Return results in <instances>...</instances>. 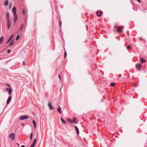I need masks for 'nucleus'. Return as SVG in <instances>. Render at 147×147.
I'll return each instance as SVG.
<instances>
[{
    "label": "nucleus",
    "instance_id": "1",
    "mask_svg": "<svg viewBox=\"0 0 147 147\" xmlns=\"http://www.w3.org/2000/svg\"><path fill=\"white\" fill-rule=\"evenodd\" d=\"M28 116L27 115L22 116L19 117V119L21 120H24L28 119Z\"/></svg>",
    "mask_w": 147,
    "mask_h": 147
},
{
    "label": "nucleus",
    "instance_id": "2",
    "mask_svg": "<svg viewBox=\"0 0 147 147\" xmlns=\"http://www.w3.org/2000/svg\"><path fill=\"white\" fill-rule=\"evenodd\" d=\"M9 138L12 140L13 141L15 139V134L14 133H12L9 135Z\"/></svg>",
    "mask_w": 147,
    "mask_h": 147
},
{
    "label": "nucleus",
    "instance_id": "3",
    "mask_svg": "<svg viewBox=\"0 0 147 147\" xmlns=\"http://www.w3.org/2000/svg\"><path fill=\"white\" fill-rule=\"evenodd\" d=\"M14 16V24H16V23L17 19H18V16L16 14H13Z\"/></svg>",
    "mask_w": 147,
    "mask_h": 147
},
{
    "label": "nucleus",
    "instance_id": "4",
    "mask_svg": "<svg viewBox=\"0 0 147 147\" xmlns=\"http://www.w3.org/2000/svg\"><path fill=\"white\" fill-rule=\"evenodd\" d=\"M36 142V138H35L30 147H34Z\"/></svg>",
    "mask_w": 147,
    "mask_h": 147
},
{
    "label": "nucleus",
    "instance_id": "5",
    "mask_svg": "<svg viewBox=\"0 0 147 147\" xmlns=\"http://www.w3.org/2000/svg\"><path fill=\"white\" fill-rule=\"evenodd\" d=\"M7 29H9L10 28L11 24L10 20H7Z\"/></svg>",
    "mask_w": 147,
    "mask_h": 147
},
{
    "label": "nucleus",
    "instance_id": "6",
    "mask_svg": "<svg viewBox=\"0 0 147 147\" xmlns=\"http://www.w3.org/2000/svg\"><path fill=\"white\" fill-rule=\"evenodd\" d=\"M6 90L8 91L9 95H10L12 92V89L11 88H7Z\"/></svg>",
    "mask_w": 147,
    "mask_h": 147
},
{
    "label": "nucleus",
    "instance_id": "7",
    "mask_svg": "<svg viewBox=\"0 0 147 147\" xmlns=\"http://www.w3.org/2000/svg\"><path fill=\"white\" fill-rule=\"evenodd\" d=\"M141 66H142V65L141 64L139 63H137L136 65V67L137 69H138V70H140Z\"/></svg>",
    "mask_w": 147,
    "mask_h": 147
},
{
    "label": "nucleus",
    "instance_id": "8",
    "mask_svg": "<svg viewBox=\"0 0 147 147\" xmlns=\"http://www.w3.org/2000/svg\"><path fill=\"white\" fill-rule=\"evenodd\" d=\"M48 106L49 107V109L50 110H53V109H55V107H53L51 103L49 102L48 104Z\"/></svg>",
    "mask_w": 147,
    "mask_h": 147
},
{
    "label": "nucleus",
    "instance_id": "9",
    "mask_svg": "<svg viewBox=\"0 0 147 147\" xmlns=\"http://www.w3.org/2000/svg\"><path fill=\"white\" fill-rule=\"evenodd\" d=\"M11 96H9L6 102V104H9V102H10L11 100Z\"/></svg>",
    "mask_w": 147,
    "mask_h": 147
},
{
    "label": "nucleus",
    "instance_id": "10",
    "mask_svg": "<svg viewBox=\"0 0 147 147\" xmlns=\"http://www.w3.org/2000/svg\"><path fill=\"white\" fill-rule=\"evenodd\" d=\"M12 11L13 14H16V9L15 7L14 6L13 7Z\"/></svg>",
    "mask_w": 147,
    "mask_h": 147
},
{
    "label": "nucleus",
    "instance_id": "11",
    "mask_svg": "<svg viewBox=\"0 0 147 147\" xmlns=\"http://www.w3.org/2000/svg\"><path fill=\"white\" fill-rule=\"evenodd\" d=\"M4 37L3 36H1L0 38V45H1L3 41Z\"/></svg>",
    "mask_w": 147,
    "mask_h": 147
},
{
    "label": "nucleus",
    "instance_id": "12",
    "mask_svg": "<svg viewBox=\"0 0 147 147\" xmlns=\"http://www.w3.org/2000/svg\"><path fill=\"white\" fill-rule=\"evenodd\" d=\"M102 11H100L99 12L97 11L96 12V14L97 16H101V14L102 13Z\"/></svg>",
    "mask_w": 147,
    "mask_h": 147
},
{
    "label": "nucleus",
    "instance_id": "13",
    "mask_svg": "<svg viewBox=\"0 0 147 147\" xmlns=\"http://www.w3.org/2000/svg\"><path fill=\"white\" fill-rule=\"evenodd\" d=\"M75 128L76 131L77 135H78L79 134V129L78 127L76 126H75Z\"/></svg>",
    "mask_w": 147,
    "mask_h": 147
},
{
    "label": "nucleus",
    "instance_id": "14",
    "mask_svg": "<svg viewBox=\"0 0 147 147\" xmlns=\"http://www.w3.org/2000/svg\"><path fill=\"white\" fill-rule=\"evenodd\" d=\"M58 107H59L57 109V111L60 113H61V108L59 105H58Z\"/></svg>",
    "mask_w": 147,
    "mask_h": 147
},
{
    "label": "nucleus",
    "instance_id": "15",
    "mask_svg": "<svg viewBox=\"0 0 147 147\" xmlns=\"http://www.w3.org/2000/svg\"><path fill=\"white\" fill-rule=\"evenodd\" d=\"M6 16H7V20H10L9 17V14L8 12H7L6 13Z\"/></svg>",
    "mask_w": 147,
    "mask_h": 147
},
{
    "label": "nucleus",
    "instance_id": "16",
    "mask_svg": "<svg viewBox=\"0 0 147 147\" xmlns=\"http://www.w3.org/2000/svg\"><path fill=\"white\" fill-rule=\"evenodd\" d=\"M120 27H121V26H119L117 29V31H118V32L119 33H121L122 31V30H121L120 29Z\"/></svg>",
    "mask_w": 147,
    "mask_h": 147
},
{
    "label": "nucleus",
    "instance_id": "17",
    "mask_svg": "<svg viewBox=\"0 0 147 147\" xmlns=\"http://www.w3.org/2000/svg\"><path fill=\"white\" fill-rule=\"evenodd\" d=\"M140 60L141 62L142 63H144L146 62V60L144 59L143 58H141L140 59Z\"/></svg>",
    "mask_w": 147,
    "mask_h": 147
},
{
    "label": "nucleus",
    "instance_id": "18",
    "mask_svg": "<svg viewBox=\"0 0 147 147\" xmlns=\"http://www.w3.org/2000/svg\"><path fill=\"white\" fill-rule=\"evenodd\" d=\"M13 35H11V36L8 39V40H7V43H8V42H9L11 40V39H12V38L13 37Z\"/></svg>",
    "mask_w": 147,
    "mask_h": 147
},
{
    "label": "nucleus",
    "instance_id": "19",
    "mask_svg": "<svg viewBox=\"0 0 147 147\" xmlns=\"http://www.w3.org/2000/svg\"><path fill=\"white\" fill-rule=\"evenodd\" d=\"M9 1L8 0H6L4 3V5L5 6H6L7 5Z\"/></svg>",
    "mask_w": 147,
    "mask_h": 147
},
{
    "label": "nucleus",
    "instance_id": "20",
    "mask_svg": "<svg viewBox=\"0 0 147 147\" xmlns=\"http://www.w3.org/2000/svg\"><path fill=\"white\" fill-rule=\"evenodd\" d=\"M14 41V39L12 40H11V41L9 45H10V46L12 45L13 44Z\"/></svg>",
    "mask_w": 147,
    "mask_h": 147
},
{
    "label": "nucleus",
    "instance_id": "21",
    "mask_svg": "<svg viewBox=\"0 0 147 147\" xmlns=\"http://www.w3.org/2000/svg\"><path fill=\"white\" fill-rule=\"evenodd\" d=\"M32 123H33L34 127L35 128L36 126V121L34 120H33L32 121Z\"/></svg>",
    "mask_w": 147,
    "mask_h": 147
},
{
    "label": "nucleus",
    "instance_id": "22",
    "mask_svg": "<svg viewBox=\"0 0 147 147\" xmlns=\"http://www.w3.org/2000/svg\"><path fill=\"white\" fill-rule=\"evenodd\" d=\"M61 121L63 122V123L64 124L65 123V121L62 118H61Z\"/></svg>",
    "mask_w": 147,
    "mask_h": 147
},
{
    "label": "nucleus",
    "instance_id": "23",
    "mask_svg": "<svg viewBox=\"0 0 147 147\" xmlns=\"http://www.w3.org/2000/svg\"><path fill=\"white\" fill-rule=\"evenodd\" d=\"M68 121L69 122H70L71 123H74V122H73V121L71 120L70 119H68Z\"/></svg>",
    "mask_w": 147,
    "mask_h": 147
},
{
    "label": "nucleus",
    "instance_id": "24",
    "mask_svg": "<svg viewBox=\"0 0 147 147\" xmlns=\"http://www.w3.org/2000/svg\"><path fill=\"white\" fill-rule=\"evenodd\" d=\"M33 136V134L32 133H31L30 135V140H32V139Z\"/></svg>",
    "mask_w": 147,
    "mask_h": 147
},
{
    "label": "nucleus",
    "instance_id": "25",
    "mask_svg": "<svg viewBox=\"0 0 147 147\" xmlns=\"http://www.w3.org/2000/svg\"><path fill=\"white\" fill-rule=\"evenodd\" d=\"M74 123L75 124H76L77 123L76 122V118H74L73 119V121Z\"/></svg>",
    "mask_w": 147,
    "mask_h": 147
},
{
    "label": "nucleus",
    "instance_id": "26",
    "mask_svg": "<svg viewBox=\"0 0 147 147\" xmlns=\"http://www.w3.org/2000/svg\"><path fill=\"white\" fill-rule=\"evenodd\" d=\"M111 86H114L115 85V83H113L111 82L110 84Z\"/></svg>",
    "mask_w": 147,
    "mask_h": 147
},
{
    "label": "nucleus",
    "instance_id": "27",
    "mask_svg": "<svg viewBox=\"0 0 147 147\" xmlns=\"http://www.w3.org/2000/svg\"><path fill=\"white\" fill-rule=\"evenodd\" d=\"M19 38H20V36H19V35H17V36H16V40H18L19 39Z\"/></svg>",
    "mask_w": 147,
    "mask_h": 147
},
{
    "label": "nucleus",
    "instance_id": "28",
    "mask_svg": "<svg viewBox=\"0 0 147 147\" xmlns=\"http://www.w3.org/2000/svg\"><path fill=\"white\" fill-rule=\"evenodd\" d=\"M22 13L24 14H25V11L24 9H22Z\"/></svg>",
    "mask_w": 147,
    "mask_h": 147
},
{
    "label": "nucleus",
    "instance_id": "29",
    "mask_svg": "<svg viewBox=\"0 0 147 147\" xmlns=\"http://www.w3.org/2000/svg\"><path fill=\"white\" fill-rule=\"evenodd\" d=\"M67 54L66 52H65L64 53V57L65 58H66L67 57Z\"/></svg>",
    "mask_w": 147,
    "mask_h": 147
},
{
    "label": "nucleus",
    "instance_id": "30",
    "mask_svg": "<svg viewBox=\"0 0 147 147\" xmlns=\"http://www.w3.org/2000/svg\"><path fill=\"white\" fill-rule=\"evenodd\" d=\"M11 51V50L10 49H9L7 50V52L8 53H9Z\"/></svg>",
    "mask_w": 147,
    "mask_h": 147
},
{
    "label": "nucleus",
    "instance_id": "31",
    "mask_svg": "<svg viewBox=\"0 0 147 147\" xmlns=\"http://www.w3.org/2000/svg\"><path fill=\"white\" fill-rule=\"evenodd\" d=\"M59 26L60 27H61V21L59 22Z\"/></svg>",
    "mask_w": 147,
    "mask_h": 147
},
{
    "label": "nucleus",
    "instance_id": "32",
    "mask_svg": "<svg viewBox=\"0 0 147 147\" xmlns=\"http://www.w3.org/2000/svg\"><path fill=\"white\" fill-rule=\"evenodd\" d=\"M6 85L7 86H8V87H10V85L8 83H6Z\"/></svg>",
    "mask_w": 147,
    "mask_h": 147
},
{
    "label": "nucleus",
    "instance_id": "33",
    "mask_svg": "<svg viewBox=\"0 0 147 147\" xmlns=\"http://www.w3.org/2000/svg\"><path fill=\"white\" fill-rule=\"evenodd\" d=\"M23 24H22V26L21 27V28H20V30H21L22 28H23Z\"/></svg>",
    "mask_w": 147,
    "mask_h": 147
},
{
    "label": "nucleus",
    "instance_id": "34",
    "mask_svg": "<svg viewBox=\"0 0 147 147\" xmlns=\"http://www.w3.org/2000/svg\"><path fill=\"white\" fill-rule=\"evenodd\" d=\"M130 47L129 45L127 47V49H130Z\"/></svg>",
    "mask_w": 147,
    "mask_h": 147
},
{
    "label": "nucleus",
    "instance_id": "35",
    "mask_svg": "<svg viewBox=\"0 0 147 147\" xmlns=\"http://www.w3.org/2000/svg\"><path fill=\"white\" fill-rule=\"evenodd\" d=\"M25 64H26V63H25V62L24 61H23V65H25Z\"/></svg>",
    "mask_w": 147,
    "mask_h": 147
},
{
    "label": "nucleus",
    "instance_id": "36",
    "mask_svg": "<svg viewBox=\"0 0 147 147\" xmlns=\"http://www.w3.org/2000/svg\"><path fill=\"white\" fill-rule=\"evenodd\" d=\"M58 76H59V78L60 79V80L61 81V77L60 76V75L59 74L58 75Z\"/></svg>",
    "mask_w": 147,
    "mask_h": 147
},
{
    "label": "nucleus",
    "instance_id": "37",
    "mask_svg": "<svg viewBox=\"0 0 147 147\" xmlns=\"http://www.w3.org/2000/svg\"><path fill=\"white\" fill-rule=\"evenodd\" d=\"M139 3H140V0H136Z\"/></svg>",
    "mask_w": 147,
    "mask_h": 147
},
{
    "label": "nucleus",
    "instance_id": "38",
    "mask_svg": "<svg viewBox=\"0 0 147 147\" xmlns=\"http://www.w3.org/2000/svg\"><path fill=\"white\" fill-rule=\"evenodd\" d=\"M21 147H25V146L24 145H22Z\"/></svg>",
    "mask_w": 147,
    "mask_h": 147
},
{
    "label": "nucleus",
    "instance_id": "39",
    "mask_svg": "<svg viewBox=\"0 0 147 147\" xmlns=\"http://www.w3.org/2000/svg\"><path fill=\"white\" fill-rule=\"evenodd\" d=\"M134 86H138V84H135L134 85Z\"/></svg>",
    "mask_w": 147,
    "mask_h": 147
},
{
    "label": "nucleus",
    "instance_id": "40",
    "mask_svg": "<svg viewBox=\"0 0 147 147\" xmlns=\"http://www.w3.org/2000/svg\"><path fill=\"white\" fill-rule=\"evenodd\" d=\"M17 144L18 146H19V144L18 143H17Z\"/></svg>",
    "mask_w": 147,
    "mask_h": 147
}]
</instances>
